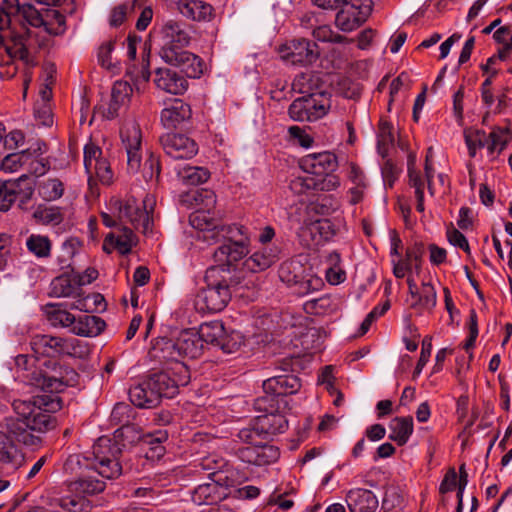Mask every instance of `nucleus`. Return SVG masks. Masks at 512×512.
<instances>
[{
  "mask_svg": "<svg viewBox=\"0 0 512 512\" xmlns=\"http://www.w3.org/2000/svg\"><path fill=\"white\" fill-rule=\"evenodd\" d=\"M103 319L95 315H82L75 319L72 333L83 337H96L105 328Z\"/></svg>",
  "mask_w": 512,
  "mask_h": 512,
  "instance_id": "c756f323",
  "label": "nucleus"
},
{
  "mask_svg": "<svg viewBox=\"0 0 512 512\" xmlns=\"http://www.w3.org/2000/svg\"><path fill=\"white\" fill-rule=\"evenodd\" d=\"M115 209H118L117 215H111L108 213H102L101 217L103 220V223L107 227H113L117 224V222L124 223L125 218L128 217V205L121 204L118 201H114Z\"/></svg>",
  "mask_w": 512,
  "mask_h": 512,
  "instance_id": "bf43d9fd",
  "label": "nucleus"
},
{
  "mask_svg": "<svg viewBox=\"0 0 512 512\" xmlns=\"http://www.w3.org/2000/svg\"><path fill=\"white\" fill-rule=\"evenodd\" d=\"M337 167V157L328 151L308 154L300 160V168L303 172L313 176L328 175Z\"/></svg>",
  "mask_w": 512,
  "mask_h": 512,
  "instance_id": "a211bd4d",
  "label": "nucleus"
},
{
  "mask_svg": "<svg viewBox=\"0 0 512 512\" xmlns=\"http://www.w3.org/2000/svg\"><path fill=\"white\" fill-rule=\"evenodd\" d=\"M396 138H399V130H380L377 135V149L383 158L394 147Z\"/></svg>",
  "mask_w": 512,
  "mask_h": 512,
  "instance_id": "864d4df0",
  "label": "nucleus"
},
{
  "mask_svg": "<svg viewBox=\"0 0 512 512\" xmlns=\"http://www.w3.org/2000/svg\"><path fill=\"white\" fill-rule=\"evenodd\" d=\"M35 125L47 128L58 125L54 119L51 104L48 102H36L34 107Z\"/></svg>",
  "mask_w": 512,
  "mask_h": 512,
  "instance_id": "a18cd8bd",
  "label": "nucleus"
},
{
  "mask_svg": "<svg viewBox=\"0 0 512 512\" xmlns=\"http://www.w3.org/2000/svg\"><path fill=\"white\" fill-rule=\"evenodd\" d=\"M413 298L415 299V302L411 305L413 308L431 311L437 303V293L431 283H422L418 296Z\"/></svg>",
  "mask_w": 512,
  "mask_h": 512,
  "instance_id": "79ce46f5",
  "label": "nucleus"
},
{
  "mask_svg": "<svg viewBox=\"0 0 512 512\" xmlns=\"http://www.w3.org/2000/svg\"><path fill=\"white\" fill-rule=\"evenodd\" d=\"M26 248L37 259H47L52 253V241L46 235L31 234L26 239Z\"/></svg>",
  "mask_w": 512,
  "mask_h": 512,
  "instance_id": "c9c22d12",
  "label": "nucleus"
},
{
  "mask_svg": "<svg viewBox=\"0 0 512 512\" xmlns=\"http://www.w3.org/2000/svg\"><path fill=\"white\" fill-rule=\"evenodd\" d=\"M278 52L284 62L293 66L310 65L319 56L316 44L306 39L288 41L279 47Z\"/></svg>",
  "mask_w": 512,
  "mask_h": 512,
  "instance_id": "1a4fd4ad",
  "label": "nucleus"
},
{
  "mask_svg": "<svg viewBox=\"0 0 512 512\" xmlns=\"http://www.w3.org/2000/svg\"><path fill=\"white\" fill-rule=\"evenodd\" d=\"M151 391H148V398L151 403L158 404L160 398H172L178 393L179 385L187 384V377L173 379L167 372L155 373L148 378Z\"/></svg>",
  "mask_w": 512,
  "mask_h": 512,
  "instance_id": "2eb2a0df",
  "label": "nucleus"
},
{
  "mask_svg": "<svg viewBox=\"0 0 512 512\" xmlns=\"http://www.w3.org/2000/svg\"><path fill=\"white\" fill-rule=\"evenodd\" d=\"M33 38L30 32L17 34L11 38L10 43L3 41L0 50V78H12L17 71L14 60L19 59L26 64L33 62Z\"/></svg>",
  "mask_w": 512,
  "mask_h": 512,
  "instance_id": "39448f33",
  "label": "nucleus"
},
{
  "mask_svg": "<svg viewBox=\"0 0 512 512\" xmlns=\"http://www.w3.org/2000/svg\"><path fill=\"white\" fill-rule=\"evenodd\" d=\"M194 199L198 208L190 217V222L203 233L207 230L205 225L208 222L215 223L220 218V214L215 212L216 195L211 190L201 189L197 191Z\"/></svg>",
  "mask_w": 512,
  "mask_h": 512,
  "instance_id": "f8f14e48",
  "label": "nucleus"
},
{
  "mask_svg": "<svg viewBox=\"0 0 512 512\" xmlns=\"http://www.w3.org/2000/svg\"><path fill=\"white\" fill-rule=\"evenodd\" d=\"M177 177L185 185L196 186L205 183L210 172L204 167L185 165L177 169Z\"/></svg>",
  "mask_w": 512,
  "mask_h": 512,
  "instance_id": "e433bc0d",
  "label": "nucleus"
},
{
  "mask_svg": "<svg viewBox=\"0 0 512 512\" xmlns=\"http://www.w3.org/2000/svg\"><path fill=\"white\" fill-rule=\"evenodd\" d=\"M424 252L423 244L415 243L412 247L406 249L404 258L391 259L393 275L399 279L404 278L412 270L414 262L422 259Z\"/></svg>",
  "mask_w": 512,
  "mask_h": 512,
  "instance_id": "a878e982",
  "label": "nucleus"
},
{
  "mask_svg": "<svg viewBox=\"0 0 512 512\" xmlns=\"http://www.w3.org/2000/svg\"><path fill=\"white\" fill-rule=\"evenodd\" d=\"M75 319V316L66 310L54 308L48 312V320L52 326L68 328L71 333Z\"/></svg>",
  "mask_w": 512,
  "mask_h": 512,
  "instance_id": "de8ad7c7",
  "label": "nucleus"
},
{
  "mask_svg": "<svg viewBox=\"0 0 512 512\" xmlns=\"http://www.w3.org/2000/svg\"><path fill=\"white\" fill-rule=\"evenodd\" d=\"M3 139V147L10 150L23 149L26 146V137L22 130H10L4 134Z\"/></svg>",
  "mask_w": 512,
  "mask_h": 512,
  "instance_id": "4d7b16f0",
  "label": "nucleus"
},
{
  "mask_svg": "<svg viewBox=\"0 0 512 512\" xmlns=\"http://www.w3.org/2000/svg\"><path fill=\"white\" fill-rule=\"evenodd\" d=\"M290 189L296 194H303L311 189H318V179L312 174L295 176L289 185Z\"/></svg>",
  "mask_w": 512,
  "mask_h": 512,
  "instance_id": "09e8293b",
  "label": "nucleus"
},
{
  "mask_svg": "<svg viewBox=\"0 0 512 512\" xmlns=\"http://www.w3.org/2000/svg\"><path fill=\"white\" fill-rule=\"evenodd\" d=\"M0 463L16 470L24 463V456L14 441L0 430Z\"/></svg>",
  "mask_w": 512,
  "mask_h": 512,
  "instance_id": "393cba45",
  "label": "nucleus"
},
{
  "mask_svg": "<svg viewBox=\"0 0 512 512\" xmlns=\"http://www.w3.org/2000/svg\"><path fill=\"white\" fill-rule=\"evenodd\" d=\"M331 305L332 303L330 297L322 296L306 301L303 305V308L308 314L322 315L331 309Z\"/></svg>",
  "mask_w": 512,
  "mask_h": 512,
  "instance_id": "5fc2aeb1",
  "label": "nucleus"
},
{
  "mask_svg": "<svg viewBox=\"0 0 512 512\" xmlns=\"http://www.w3.org/2000/svg\"><path fill=\"white\" fill-rule=\"evenodd\" d=\"M225 463L222 459L217 458L216 456H206L200 460V462L195 465L196 471L207 472L209 477H217L219 478L220 470L224 467Z\"/></svg>",
  "mask_w": 512,
  "mask_h": 512,
  "instance_id": "603ef678",
  "label": "nucleus"
},
{
  "mask_svg": "<svg viewBox=\"0 0 512 512\" xmlns=\"http://www.w3.org/2000/svg\"><path fill=\"white\" fill-rule=\"evenodd\" d=\"M267 413L257 417V429L262 432L264 437L274 436L284 433L288 429V420L285 412L288 409H277L274 403H268L263 407Z\"/></svg>",
  "mask_w": 512,
  "mask_h": 512,
  "instance_id": "dca6fc26",
  "label": "nucleus"
},
{
  "mask_svg": "<svg viewBox=\"0 0 512 512\" xmlns=\"http://www.w3.org/2000/svg\"><path fill=\"white\" fill-rule=\"evenodd\" d=\"M313 37L319 42H340L342 36L335 33L328 25H321L313 30Z\"/></svg>",
  "mask_w": 512,
  "mask_h": 512,
  "instance_id": "e2e57ef3",
  "label": "nucleus"
},
{
  "mask_svg": "<svg viewBox=\"0 0 512 512\" xmlns=\"http://www.w3.org/2000/svg\"><path fill=\"white\" fill-rule=\"evenodd\" d=\"M181 359L197 358L201 355L203 344L201 343L197 333L184 330L176 338Z\"/></svg>",
  "mask_w": 512,
  "mask_h": 512,
  "instance_id": "2f4dec72",
  "label": "nucleus"
},
{
  "mask_svg": "<svg viewBox=\"0 0 512 512\" xmlns=\"http://www.w3.org/2000/svg\"><path fill=\"white\" fill-rule=\"evenodd\" d=\"M262 387L265 396L258 400L259 407L267 402L276 404L277 409H290L287 396L297 393L301 383L295 375L285 374L266 379Z\"/></svg>",
  "mask_w": 512,
  "mask_h": 512,
  "instance_id": "423d86ee",
  "label": "nucleus"
},
{
  "mask_svg": "<svg viewBox=\"0 0 512 512\" xmlns=\"http://www.w3.org/2000/svg\"><path fill=\"white\" fill-rule=\"evenodd\" d=\"M64 184L58 178H47L42 180L38 185V194L48 202L56 201L64 194Z\"/></svg>",
  "mask_w": 512,
  "mask_h": 512,
  "instance_id": "ea45409f",
  "label": "nucleus"
},
{
  "mask_svg": "<svg viewBox=\"0 0 512 512\" xmlns=\"http://www.w3.org/2000/svg\"><path fill=\"white\" fill-rule=\"evenodd\" d=\"M287 140L293 146L306 149L312 147L314 142L313 137L307 133V130H288Z\"/></svg>",
  "mask_w": 512,
  "mask_h": 512,
  "instance_id": "13d9d810",
  "label": "nucleus"
},
{
  "mask_svg": "<svg viewBox=\"0 0 512 512\" xmlns=\"http://www.w3.org/2000/svg\"><path fill=\"white\" fill-rule=\"evenodd\" d=\"M177 9L185 18L193 21H208L212 15L211 5L201 0H178Z\"/></svg>",
  "mask_w": 512,
  "mask_h": 512,
  "instance_id": "cd10ccee",
  "label": "nucleus"
},
{
  "mask_svg": "<svg viewBox=\"0 0 512 512\" xmlns=\"http://www.w3.org/2000/svg\"><path fill=\"white\" fill-rule=\"evenodd\" d=\"M330 108V99L324 93H314L295 99L289 107L291 119L314 122L323 118Z\"/></svg>",
  "mask_w": 512,
  "mask_h": 512,
  "instance_id": "0eeeda50",
  "label": "nucleus"
},
{
  "mask_svg": "<svg viewBox=\"0 0 512 512\" xmlns=\"http://www.w3.org/2000/svg\"><path fill=\"white\" fill-rule=\"evenodd\" d=\"M154 82L158 89L172 95H181L188 87L186 78L169 68H158Z\"/></svg>",
  "mask_w": 512,
  "mask_h": 512,
  "instance_id": "412c9836",
  "label": "nucleus"
},
{
  "mask_svg": "<svg viewBox=\"0 0 512 512\" xmlns=\"http://www.w3.org/2000/svg\"><path fill=\"white\" fill-rule=\"evenodd\" d=\"M191 36L186 25L169 20L161 29L160 57L168 64L179 67L189 78H199L202 74L200 59L186 50Z\"/></svg>",
  "mask_w": 512,
  "mask_h": 512,
  "instance_id": "7ed1b4c3",
  "label": "nucleus"
},
{
  "mask_svg": "<svg viewBox=\"0 0 512 512\" xmlns=\"http://www.w3.org/2000/svg\"><path fill=\"white\" fill-rule=\"evenodd\" d=\"M65 339L49 335H35L31 340V346L38 355L56 357L63 355Z\"/></svg>",
  "mask_w": 512,
  "mask_h": 512,
  "instance_id": "bb28decb",
  "label": "nucleus"
},
{
  "mask_svg": "<svg viewBox=\"0 0 512 512\" xmlns=\"http://www.w3.org/2000/svg\"><path fill=\"white\" fill-rule=\"evenodd\" d=\"M138 187L133 189V198L134 202H136V197H139L141 200L142 207L136 204L135 212L133 215L130 214V224L133 225L134 229L140 231L143 234L151 231L152 227V218L150 213L153 210V205L155 203L154 198L149 194L145 193V188L139 186L140 190H137Z\"/></svg>",
  "mask_w": 512,
  "mask_h": 512,
  "instance_id": "f3484780",
  "label": "nucleus"
},
{
  "mask_svg": "<svg viewBox=\"0 0 512 512\" xmlns=\"http://www.w3.org/2000/svg\"><path fill=\"white\" fill-rule=\"evenodd\" d=\"M151 356L160 362H176L179 372L187 373L186 367L180 363L181 355L176 339L165 337L157 339L152 347Z\"/></svg>",
  "mask_w": 512,
  "mask_h": 512,
  "instance_id": "4be33fe9",
  "label": "nucleus"
},
{
  "mask_svg": "<svg viewBox=\"0 0 512 512\" xmlns=\"http://www.w3.org/2000/svg\"><path fill=\"white\" fill-rule=\"evenodd\" d=\"M494 41L501 48L512 50V30L508 26H501L493 32Z\"/></svg>",
  "mask_w": 512,
  "mask_h": 512,
  "instance_id": "69168bd1",
  "label": "nucleus"
},
{
  "mask_svg": "<svg viewBox=\"0 0 512 512\" xmlns=\"http://www.w3.org/2000/svg\"><path fill=\"white\" fill-rule=\"evenodd\" d=\"M81 291L76 279H71L68 275L58 276L51 283V294L58 298H72L75 301L80 297Z\"/></svg>",
  "mask_w": 512,
  "mask_h": 512,
  "instance_id": "473e14b6",
  "label": "nucleus"
},
{
  "mask_svg": "<svg viewBox=\"0 0 512 512\" xmlns=\"http://www.w3.org/2000/svg\"><path fill=\"white\" fill-rule=\"evenodd\" d=\"M278 258V250L263 248L254 252L244 261V268L252 273L264 271L269 268Z\"/></svg>",
  "mask_w": 512,
  "mask_h": 512,
  "instance_id": "7c9ffc66",
  "label": "nucleus"
},
{
  "mask_svg": "<svg viewBox=\"0 0 512 512\" xmlns=\"http://www.w3.org/2000/svg\"><path fill=\"white\" fill-rule=\"evenodd\" d=\"M93 176H96L103 184H109L112 180V171L106 159L96 162L93 165Z\"/></svg>",
  "mask_w": 512,
  "mask_h": 512,
  "instance_id": "774afa93",
  "label": "nucleus"
},
{
  "mask_svg": "<svg viewBox=\"0 0 512 512\" xmlns=\"http://www.w3.org/2000/svg\"><path fill=\"white\" fill-rule=\"evenodd\" d=\"M207 230L203 232L202 238L208 242H223L213 253L217 266L222 270H229L238 261L242 260L249 253L250 234L243 225H218L208 222L205 225Z\"/></svg>",
  "mask_w": 512,
  "mask_h": 512,
  "instance_id": "20e7f679",
  "label": "nucleus"
},
{
  "mask_svg": "<svg viewBox=\"0 0 512 512\" xmlns=\"http://www.w3.org/2000/svg\"><path fill=\"white\" fill-rule=\"evenodd\" d=\"M126 424L114 433V442L107 437H100L86 455H70L64 464L66 471L77 474V479L70 483L71 491L83 495L100 493L105 489V482L99 479H112L121 474L122 467L118 461L121 448L117 438L122 435Z\"/></svg>",
  "mask_w": 512,
  "mask_h": 512,
  "instance_id": "f03ea898",
  "label": "nucleus"
},
{
  "mask_svg": "<svg viewBox=\"0 0 512 512\" xmlns=\"http://www.w3.org/2000/svg\"><path fill=\"white\" fill-rule=\"evenodd\" d=\"M230 299L229 286L219 282L198 292L195 298V307L202 313H217L226 307Z\"/></svg>",
  "mask_w": 512,
  "mask_h": 512,
  "instance_id": "9b49d317",
  "label": "nucleus"
},
{
  "mask_svg": "<svg viewBox=\"0 0 512 512\" xmlns=\"http://www.w3.org/2000/svg\"><path fill=\"white\" fill-rule=\"evenodd\" d=\"M160 140L166 154L174 159H189L198 152L196 142L181 131L171 130Z\"/></svg>",
  "mask_w": 512,
  "mask_h": 512,
  "instance_id": "4468645a",
  "label": "nucleus"
},
{
  "mask_svg": "<svg viewBox=\"0 0 512 512\" xmlns=\"http://www.w3.org/2000/svg\"><path fill=\"white\" fill-rule=\"evenodd\" d=\"M168 438L166 431H157L155 434H147L139 438L135 447L145 451V457L150 460L159 459L164 454L162 442Z\"/></svg>",
  "mask_w": 512,
  "mask_h": 512,
  "instance_id": "c85d7f7f",
  "label": "nucleus"
},
{
  "mask_svg": "<svg viewBox=\"0 0 512 512\" xmlns=\"http://www.w3.org/2000/svg\"><path fill=\"white\" fill-rule=\"evenodd\" d=\"M309 230L312 234L318 233L321 239L328 240L334 235L332 224L328 219L317 220L311 223Z\"/></svg>",
  "mask_w": 512,
  "mask_h": 512,
  "instance_id": "0e129e2a",
  "label": "nucleus"
},
{
  "mask_svg": "<svg viewBox=\"0 0 512 512\" xmlns=\"http://www.w3.org/2000/svg\"><path fill=\"white\" fill-rule=\"evenodd\" d=\"M19 14L22 15L23 19L33 27H44L49 34H57L53 31L47 22V17L53 15L59 25L64 24V17L57 11H46L45 14L40 13L33 5L24 3L18 6Z\"/></svg>",
  "mask_w": 512,
  "mask_h": 512,
  "instance_id": "b1692460",
  "label": "nucleus"
},
{
  "mask_svg": "<svg viewBox=\"0 0 512 512\" xmlns=\"http://www.w3.org/2000/svg\"><path fill=\"white\" fill-rule=\"evenodd\" d=\"M24 156L21 151L19 153H12L4 157L1 163V169L7 173H13L19 170L23 165Z\"/></svg>",
  "mask_w": 512,
  "mask_h": 512,
  "instance_id": "338daca9",
  "label": "nucleus"
},
{
  "mask_svg": "<svg viewBox=\"0 0 512 512\" xmlns=\"http://www.w3.org/2000/svg\"><path fill=\"white\" fill-rule=\"evenodd\" d=\"M322 285L323 282L319 277L310 276L304 279L300 276L298 284L295 285V292L299 295H306L311 291L318 290Z\"/></svg>",
  "mask_w": 512,
  "mask_h": 512,
  "instance_id": "680f3d73",
  "label": "nucleus"
},
{
  "mask_svg": "<svg viewBox=\"0 0 512 512\" xmlns=\"http://www.w3.org/2000/svg\"><path fill=\"white\" fill-rule=\"evenodd\" d=\"M128 17V5L126 3H121L114 6L109 14L108 23L112 28H117L121 26Z\"/></svg>",
  "mask_w": 512,
  "mask_h": 512,
  "instance_id": "052dcab7",
  "label": "nucleus"
},
{
  "mask_svg": "<svg viewBox=\"0 0 512 512\" xmlns=\"http://www.w3.org/2000/svg\"><path fill=\"white\" fill-rule=\"evenodd\" d=\"M103 250L106 253H112L117 251L121 255L128 254V234H115L114 232L109 233L103 242Z\"/></svg>",
  "mask_w": 512,
  "mask_h": 512,
  "instance_id": "37998d69",
  "label": "nucleus"
},
{
  "mask_svg": "<svg viewBox=\"0 0 512 512\" xmlns=\"http://www.w3.org/2000/svg\"><path fill=\"white\" fill-rule=\"evenodd\" d=\"M349 512H376L379 507L377 496L369 489L352 488L345 493Z\"/></svg>",
  "mask_w": 512,
  "mask_h": 512,
  "instance_id": "6ab92c4d",
  "label": "nucleus"
},
{
  "mask_svg": "<svg viewBox=\"0 0 512 512\" xmlns=\"http://www.w3.org/2000/svg\"><path fill=\"white\" fill-rule=\"evenodd\" d=\"M243 343L244 337L240 332H227L226 329H224V337H221L217 347L221 348L225 353L230 354L236 352Z\"/></svg>",
  "mask_w": 512,
  "mask_h": 512,
  "instance_id": "8fccbe9b",
  "label": "nucleus"
},
{
  "mask_svg": "<svg viewBox=\"0 0 512 512\" xmlns=\"http://www.w3.org/2000/svg\"><path fill=\"white\" fill-rule=\"evenodd\" d=\"M258 466L268 465L278 460L279 449L273 445L257 444Z\"/></svg>",
  "mask_w": 512,
  "mask_h": 512,
  "instance_id": "6e6d98bb",
  "label": "nucleus"
},
{
  "mask_svg": "<svg viewBox=\"0 0 512 512\" xmlns=\"http://www.w3.org/2000/svg\"><path fill=\"white\" fill-rule=\"evenodd\" d=\"M105 307V299L100 293H92L83 296L82 291L78 300H75L70 304L71 309L85 312L103 311L105 310Z\"/></svg>",
  "mask_w": 512,
  "mask_h": 512,
  "instance_id": "58836bf2",
  "label": "nucleus"
},
{
  "mask_svg": "<svg viewBox=\"0 0 512 512\" xmlns=\"http://www.w3.org/2000/svg\"><path fill=\"white\" fill-rule=\"evenodd\" d=\"M34 193V183L27 175L16 179L0 180V212H8L17 200L28 203Z\"/></svg>",
  "mask_w": 512,
  "mask_h": 512,
  "instance_id": "6e6552de",
  "label": "nucleus"
},
{
  "mask_svg": "<svg viewBox=\"0 0 512 512\" xmlns=\"http://www.w3.org/2000/svg\"><path fill=\"white\" fill-rule=\"evenodd\" d=\"M191 117V109L180 99L161 111V123L163 128H178Z\"/></svg>",
  "mask_w": 512,
  "mask_h": 512,
  "instance_id": "5701e85b",
  "label": "nucleus"
},
{
  "mask_svg": "<svg viewBox=\"0 0 512 512\" xmlns=\"http://www.w3.org/2000/svg\"><path fill=\"white\" fill-rule=\"evenodd\" d=\"M100 148L94 143H88L84 147V167L85 171L88 175V184L92 186L93 183V165L96 162L101 161L103 158H100L101 155Z\"/></svg>",
  "mask_w": 512,
  "mask_h": 512,
  "instance_id": "49530a36",
  "label": "nucleus"
},
{
  "mask_svg": "<svg viewBox=\"0 0 512 512\" xmlns=\"http://www.w3.org/2000/svg\"><path fill=\"white\" fill-rule=\"evenodd\" d=\"M148 391H151V386L148 378L130 385V402L140 408H151L156 406L155 403L150 402L148 398Z\"/></svg>",
  "mask_w": 512,
  "mask_h": 512,
  "instance_id": "a19ab883",
  "label": "nucleus"
},
{
  "mask_svg": "<svg viewBox=\"0 0 512 512\" xmlns=\"http://www.w3.org/2000/svg\"><path fill=\"white\" fill-rule=\"evenodd\" d=\"M301 271L302 266L298 262L287 261L280 265L278 275L288 286H295L299 282Z\"/></svg>",
  "mask_w": 512,
  "mask_h": 512,
  "instance_id": "c03bdc74",
  "label": "nucleus"
},
{
  "mask_svg": "<svg viewBox=\"0 0 512 512\" xmlns=\"http://www.w3.org/2000/svg\"><path fill=\"white\" fill-rule=\"evenodd\" d=\"M372 12L371 3L347 1L338 10L335 17V25L342 32H352L359 28Z\"/></svg>",
  "mask_w": 512,
  "mask_h": 512,
  "instance_id": "9d476101",
  "label": "nucleus"
},
{
  "mask_svg": "<svg viewBox=\"0 0 512 512\" xmlns=\"http://www.w3.org/2000/svg\"><path fill=\"white\" fill-rule=\"evenodd\" d=\"M389 428L391 430L389 438L398 445H404L413 433V419L412 417H396L390 422Z\"/></svg>",
  "mask_w": 512,
  "mask_h": 512,
  "instance_id": "f704fd0d",
  "label": "nucleus"
},
{
  "mask_svg": "<svg viewBox=\"0 0 512 512\" xmlns=\"http://www.w3.org/2000/svg\"><path fill=\"white\" fill-rule=\"evenodd\" d=\"M224 329L225 327L221 321L205 322L200 325L197 335L202 344L218 346L221 337H224Z\"/></svg>",
  "mask_w": 512,
  "mask_h": 512,
  "instance_id": "4c0bfd02",
  "label": "nucleus"
},
{
  "mask_svg": "<svg viewBox=\"0 0 512 512\" xmlns=\"http://www.w3.org/2000/svg\"><path fill=\"white\" fill-rule=\"evenodd\" d=\"M79 375L71 367H54L51 372L43 373L36 385L43 393L30 400H14L13 411L17 417L6 419V427L17 441L27 446H37L41 438L32 432L46 433L56 427V419L51 414L62 408V399L57 393L66 387L75 386Z\"/></svg>",
  "mask_w": 512,
  "mask_h": 512,
  "instance_id": "f257e3e1",
  "label": "nucleus"
},
{
  "mask_svg": "<svg viewBox=\"0 0 512 512\" xmlns=\"http://www.w3.org/2000/svg\"><path fill=\"white\" fill-rule=\"evenodd\" d=\"M464 138L470 157H475L477 149L483 147H486L490 154L500 153L507 143V135L495 131L486 135L485 130H465Z\"/></svg>",
  "mask_w": 512,
  "mask_h": 512,
  "instance_id": "ddd939ff",
  "label": "nucleus"
},
{
  "mask_svg": "<svg viewBox=\"0 0 512 512\" xmlns=\"http://www.w3.org/2000/svg\"><path fill=\"white\" fill-rule=\"evenodd\" d=\"M33 219L45 226H58L64 221V211L59 206L38 205L33 214Z\"/></svg>",
  "mask_w": 512,
  "mask_h": 512,
  "instance_id": "72a5a7b5",
  "label": "nucleus"
},
{
  "mask_svg": "<svg viewBox=\"0 0 512 512\" xmlns=\"http://www.w3.org/2000/svg\"><path fill=\"white\" fill-rule=\"evenodd\" d=\"M221 477L198 485L192 492V501L197 505H213L227 497V489L220 484Z\"/></svg>",
  "mask_w": 512,
  "mask_h": 512,
  "instance_id": "aec40b11",
  "label": "nucleus"
},
{
  "mask_svg": "<svg viewBox=\"0 0 512 512\" xmlns=\"http://www.w3.org/2000/svg\"><path fill=\"white\" fill-rule=\"evenodd\" d=\"M89 354L90 348L87 342L75 338L65 339L63 355L86 358Z\"/></svg>",
  "mask_w": 512,
  "mask_h": 512,
  "instance_id": "3c124183",
  "label": "nucleus"
}]
</instances>
